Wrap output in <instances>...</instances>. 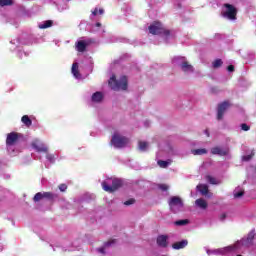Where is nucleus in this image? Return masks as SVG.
<instances>
[{"label": "nucleus", "instance_id": "obj_1", "mask_svg": "<svg viewBox=\"0 0 256 256\" xmlns=\"http://www.w3.org/2000/svg\"><path fill=\"white\" fill-rule=\"evenodd\" d=\"M108 83L113 91H127V87H129V80L127 79V76H121L119 80H117L115 75H113Z\"/></svg>", "mask_w": 256, "mask_h": 256}, {"label": "nucleus", "instance_id": "obj_2", "mask_svg": "<svg viewBox=\"0 0 256 256\" xmlns=\"http://www.w3.org/2000/svg\"><path fill=\"white\" fill-rule=\"evenodd\" d=\"M223 7L225 10L221 12L222 17L229 19V21H237V7L229 3L223 4Z\"/></svg>", "mask_w": 256, "mask_h": 256}, {"label": "nucleus", "instance_id": "obj_3", "mask_svg": "<svg viewBox=\"0 0 256 256\" xmlns=\"http://www.w3.org/2000/svg\"><path fill=\"white\" fill-rule=\"evenodd\" d=\"M149 33L151 35H163L164 37H169L171 35V31L165 29L161 22H154L148 27Z\"/></svg>", "mask_w": 256, "mask_h": 256}, {"label": "nucleus", "instance_id": "obj_4", "mask_svg": "<svg viewBox=\"0 0 256 256\" xmlns=\"http://www.w3.org/2000/svg\"><path fill=\"white\" fill-rule=\"evenodd\" d=\"M122 185H123V182L117 178L102 182V188L107 193H115V191H117V189L122 187Z\"/></svg>", "mask_w": 256, "mask_h": 256}, {"label": "nucleus", "instance_id": "obj_5", "mask_svg": "<svg viewBox=\"0 0 256 256\" xmlns=\"http://www.w3.org/2000/svg\"><path fill=\"white\" fill-rule=\"evenodd\" d=\"M111 144L116 147V149H123L129 144V138L120 135L119 133H114L111 139Z\"/></svg>", "mask_w": 256, "mask_h": 256}, {"label": "nucleus", "instance_id": "obj_6", "mask_svg": "<svg viewBox=\"0 0 256 256\" xmlns=\"http://www.w3.org/2000/svg\"><path fill=\"white\" fill-rule=\"evenodd\" d=\"M255 230H251L247 237L242 238L239 242L238 245H242V247H251L253 245V241L255 239Z\"/></svg>", "mask_w": 256, "mask_h": 256}, {"label": "nucleus", "instance_id": "obj_7", "mask_svg": "<svg viewBox=\"0 0 256 256\" xmlns=\"http://www.w3.org/2000/svg\"><path fill=\"white\" fill-rule=\"evenodd\" d=\"M229 107H231V103L227 100L218 104V108H217L218 121H221V119H223V116L225 115V111H227V109H229Z\"/></svg>", "mask_w": 256, "mask_h": 256}, {"label": "nucleus", "instance_id": "obj_8", "mask_svg": "<svg viewBox=\"0 0 256 256\" xmlns=\"http://www.w3.org/2000/svg\"><path fill=\"white\" fill-rule=\"evenodd\" d=\"M168 205L170 209H175V207H177V209H183V199L179 196H173L170 198Z\"/></svg>", "mask_w": 256, "mask_h": 256}, {"label": "nucleus", "instance_id": "obj_9", "mask_svg": "<svg viewBox=\"0 0 256 256\" xmlns=\"http://www.w3.org/2000/svg\"><path fill=\"white\" fill-rule=\"evenodd\" d=\"M19 136L20 134L17 132L8 133L6 138V145H8V147L15 145V143L19 141Z\"/></svg>", "mask_w": 256, "mask_h": 256}, {"label": "nucleus", "instance_id": "obj_10", "mask_svg": "<svg viewBox=\"0 0 256 256\" xmlns=\"http://www.w3.org/2000/svg\"><path fill=\"white\" fill-rule=\"evenodd\" d=\"M32 147L33 149H35L38 153H47V151H49V149L47 148V146H45V144L39 142V140H34L32 142Z\"/></svg>", "mask_w": 256, "mask_h": 256}, {"label": "nucleus", "instance_id": "obj_11", "mask_svg": "<svg viewBox=\"0 0 256 256\" xmlns=\"http://www.w3.org/2000/svg\"><path fill=\"white\" fill-rule=\"evenodd\" d=\"M211 154L219 155L220 157H227V155H229V149H223L219 146H216L211 149Z\"/></svg>", "mask_w": 256, "mask_h": 256}, {"label": "nucleus", "instance_id": "obj_12", "mask_svg": "<svg viewBox=\"0 0 256 256\" xmlns=\"http://www.w3.org/2000/svg\"><path fill=\"white\" fill-rule=\"evenodd\" d=\"M167 235H159L156 239V243L158 245V247H162L163 249L168 247V243H167Z\"/></svg>", "mask_w": 256, "mask_h": 256}, {"label": "nucleus", "instance_id": "obj_13", "mask_svg": "<svg viewBox=\"0 0 256 256\" xmlns=\"http://www.w3.org/2000/svg\"><path fill=\"white\" fill-rule=\"evenodd\" d=\"M76 49L79 53H85L87 51V42L80 40L76 43Z\"/></svg>", "mask_w": 256, "mask_h": 256}, {"label": "nucleus", "instance_id": "obj_14", "mask_svg": "<svg viewBox=\"0 0 256 256\" xmlns=\"http://www.w3.org/2000/svg\"><path fill=\"white\" fill-rule=\"evenodd\" d=\"M180 67L182 71H184V73H188V72L193 73L194 71L193 65L189 64V62L187 61L182 62Z\"/></svg>", "mask_w": 256, "mask_h": 256}, {"label": "nucleus", "instance_id": "obj_15", "mask_svg": "<svg viewBox=\"0 0 256 256\" xmlns=\"http://www.w3.org/2000/svg\"><path fill=\"white\" fill-rule=\"evenodd\" d=\"M188 243L189 242L187 240H181L179 242L172 244V247L176 250L185 249V246L188 245Z\"/></svg>", "mask_w": 256, "mask_h": 256}, {"label": "nucleus", "instance_id": "obj_16", "mask_svg": "<svg viewBox=\"0 0 256 256\" xmlns=\"http://www.w3.org/2000/svg\"><path fill=\"white\" fill-rule=\"evenodd\" d=\"M197 189L201 193V195H208L209 193V186H207V184H199L197 186Z\"/></svg>", "mask_w": 256, "mask_h": 256}, {"label": "nucleus", "instance_id": "obj_17", "mask_svg": "<svg viewBox=\"0 0 256 256\" xmlns=\"http://www.w3.org/2000/svg\"><path fill=\"white\" fill-rule=\"evenodd\" d=\"M195 205H197V207H199L200 209H207L208 204L207 201L203 198H199L195 201Z\"/></svg>", "mask_w": 256, "mask_h": 256}, {"label": "nucleus", "instance_id": "obj_18", "mask_svg": "<svg viewBox=\"0 0 256 256\" xmlns=\"http://www.w3.org/2000/svg\"><path fill=\"white\" fill-rule=\"evenodd\" d=\"M92 101H93V103H101V101H103V93L95 92L92 95Z\"/></svg>", "mask_w": 256, "mask_h": 256}, {"label": "nucleus", "instance_id": "obj_19", "mask_svg": "<svg viewBox=\"0 0 256 256\" xmlns=\"http://www.w3.org/2000/svg\"><path fill=\"white\" fill-rule=\"evenodd\" d=\"M21 121L26 127H31V125H33V121L27 115L22 116Z\"/></svg>", "mask_w": 256, "mask_h": 256}, {"label": "nucleus", "instance_id": "obj_20", "mask_svg": "<svg viewBox=\"0 0 256 256\" xmlns=\"http://www.w3.org/2000/svg\"><path fill=\"white\" fill-rule=\"evenodd\" d=\"M39 29H49V27H53L52 20H46L42 24H39Z\"/></svg>", "mask_w": 256, "mask_h": 256}, {"label": "nucleus", "instance_id": "obj_21", "mask_svg": "<svg viewBox=\"0 0 256 256\" xmlns=\"http://www.w3.org/2000/svg\"><path fill=\"white\" fill-rule=\"evenodd\" d=\"M192 155H207V149L198 148L191 151Z\"/></svg>", "mask_w": 256, "mask_h": 256}, {"label": "nucleus", "instance_id": "obj_22", "mask_svg": "<svg viewBox=\"0 0 256 256\" xmlns=\"http://www.w3.org/2000/svg\"><path fill=\"white\" fill-rule=\"evenodd\" d=\"M206 180L208 181V183H210V185H219V181L217 180V178L211 176V175H207L206 176Z\"/></svg>", "mask_w": 256, "mask_h": 256}, {"label": "nucleus", "instance_id": "obj_23", "mask_svg": "<svg viewBox=\"0 0 256 256\" xmlns=\"http://www.w3.org/2000/svg\"><path fill=\"white\" fill-rule=\"evenodd\" d=\"M149 147V143L146 141H139L138 142V148L140 151H147V148Z\"/></svg>", "mask_w": 256, "mask_h": 256}, {"label": "nucleus", "instance_id": "obj_24", "mask_svg": "<svg viewBox=\"0 0 256 256\" xmlns=\"http://www.w3.org/2000/svg\"><path fill=\"white\" fill-rule=\"evenodd\" d=\"M43 199H48L49 201H53L55 199V194L51 192H43Z\"/></svg>", "mask_w": 256, "mask_h": 256}, {"label": "nucleus", "instance_id": "obj_25", "mask_svg": "<svg viewBox=\"0 0 256 256\" xmlns=\"http://www.w3.org/2000/svg\"><path fill=\"white\" fill-rule=\"evenodd\" d=\"M72 73L74 77H79V65L77 63L72 64Z\"/></svg>", "mask_w": 256, "mask_h": 256}, {"label": "nucleus", "instance_id": "obj_26", "mask_svg": "<svg viewBox=\"0 0 256 256\" xmlns=\"http://www.w3.org/2000/svg\"><path fill=\"white\" fill-rule=\"evenodd\" d=\"M174 225H177V227H183L184 225H189V220L188 219L177 220L174 222Z\"/></svg>", "mask_w": 256, "mask_h": 256}, {"label": "nucleus", "instance_id": "obj_27", "mask_svg": "<svg viewBox=\"0 0 256 256\" xmlns=\"http://www.w3.org/2000/svg\"><path fill=\"white\" fill-rule=\"evenodd\" d=\"M223 65V60L221 59H216L214 60V62L212 63V67L214 69H219V67H221Z\"/></svg>", "mask_w": 256, "mask_h": 256}, {"label": "nucleus", "instance_id": "obj_28", "mask_svg": "<svg viewBox=\"0 0 256 256\" xmlns=\"http://www.w3.org/2000/svg\"><path fill=\"white\" fill-rule=\"evenodd\" d=\"M13 5V0H0V7H7Z\"/></svg>", "mask_w": 256, "mask_h": 256}, {"label": "nucleus", "instance_id": "obj_29", "mask_svg": "<svg viewBox=\"0 0 256 256\" xmlns=\"http://www.w3.org/2000/svg\"><path fill=\"white\" fill-rule=\"evenodd\" d=\"M158 165L162 169H167V167H169V162H167L165 160H158Z\"/></svg>", "mask_w": 256, "mask_h": 256}, {"label": "nucleus", "instance_id": "obj_30", "mask_svg": "<svg viewBox=\"0 0 256 256\" xmlns=\"http://www.w3.org/2000/svg\"><path fill=\"white\" fill-rule=\"evenodd\" d=\"M43 199V193L41 192H38L35 194L34 198H33V201L35 203H39V201H41Z\"/></svg>", "mask_w": 256, "mask_h": 256}, {"label": "nucleus", "instance_id": "obj_31", "mask_svg": "<svg viewBox=\"0 0 256 256\" xmlns=\"http://www.w3.org/2000/svg\"><path fill=\"white\" fill-rule=\"evenodd\" d=\"M58 189L62 192L65 193V191H67V184H60L58 186Z\"/></svg>", "mask_w": 256, "mask_h": 256}, {"label": "nucleus", "instance_id": "obj_32", "mask_svg": "<svg viewBox=\"0 0 256 256\" xmlns=\"http://www.w3.org/2000/svg\"><path fill=\"white\" fill-rule=\"evenodd\" d=\"M158 187L161 191H169V186L167 184H160Z\"/></svg>", "mask_w": 256, "mask_h": 256}, {"label": "nucleus", "instance_id": "obj_33", "mask_svg": "<svg viewBox=\"0 0 256 256\" xmlns=\"http://www.w3.org/2000/svg\"><path fill=\"white\" fill-rule=\"evenodd\" d=\"M240 127L242 131H249V129H251V127L245 123H242Z\"/></svg>", "mask_w": 256, "mask_h": 256}, {"label": "nucleus", "instance_id": "obj_34", "mask_svg": "<svg viewBox=\"0 0 256 256\" xmlns=\"http://www.w3.org/2000/svg\"><path fill=\"white\" fill-rule=\"evenodd\" d=\"M243 195H245L244 191L234 193L235 199H239L240 197H243Z\"/></svg>", "mask_w": 256, "mask_h": 256}, {"label": "nucleus", "instance_id": "obj_35", "mask_svg": "<svg viewBox=\"0 0 256 256\" xmlns=\"http://www.w3.org/2000/svg\"><path fill=\"white\" fill-rule=\"evenodd\" d=\"M134 203H135V199L131 198V199L125 201L124 205L129 206V205H134Z\"/></svg>", "mask_w": 256, "mask_h": 256}, {"label": "nucleus", "instance_id": "obj_36", "mask_svg": "<svg viewBox=\"0 0 256 256\" xmlns=\"http://www.w3.org/2000/svg\"><path fill=\"white\" fill-rule=\"evenodd\" d=\"M251 159H253V154L242 157V161H251Z\"/></svg>", "mask_w": 256, "mask_h": 256}, {"label": "nucleus", "instance_id": "obj_37", "mask_svg": "<svg viewBox=\"0 0 256 256\" xmlns=\"http://www.w3.org/2000/svg\"><path fill=\"white\" fill-rule=\"evenodd\" d=\"M227 71H229L230 73H233V71H235V66L229 65V66L227 67Z\"/></svg>", "mask_w": 256, "mask_h": 256}, {"label": "nucleus", "instance_id": "obj_38", "mask_svg": "<svg viewBox=\"0 0 256 256\" xmlns=\"http://www.w3.org/2000/svg\"><path fill=\"white\" fill-rule=\"evenodd\" d=\"M227 219V214L223 213L220 215V221H225Z\"/></svg>", "mask_w": 256, "mask_h": 256}, {"label": "nucleus", "instance_id": "obj_39", "mask_svg": "<svg viewBox=\"0 0 256 256\" xmlns=\"http://www.w3.org/2000/svg\"><path fill=\"white\" fill-rule=\"evenodd\" d=\"M99 13V9L95 8L94 11H92V15L97 16V14Z\"/></svg>", "mask_w": 256, "mask_h": 256}, {"label": "nucleus", "instance_id": "obj_40", "mask_svg": "<svg viewBox=\"0 0 256 256\" xmlns=\"http://www.w3.org/2000/svg\"><path fill=\"white\" fill-rule=\"evenodd\" d=\"M47 159L51 162V163H53V161H54V158H53V155H47Z\"/></svg>", "mask_w": 256, "mask_h": 256}, {"label": "nucleus", "instance_id": "obj_41", "mask_svg": "<svg viewBox=\"0 0 256 256\" xmlns=\"http://www.w3.org/2000/svg\"><path fill=\"white\" fill-rule=\"evenodd\" d=\"M211 92L212 93H219V89H217V87H213V88H211Z\"/></svg>", "mask_w": 256, "mask_h": 256}, {"label": "nucleus", "instance_id": "obj_42", "mask_svg": "<svg viewBox=\"0 0 256 256\" xmlns=\"http://www.w3.org/2000/svg\"><path fill=\"white\" fill-rule=\"evenodd\" d=\"M98 252L105 254V248L104 247L98 248Z\"/></svg>", "mask_w": 256, "mask_h": 256}, {"label": "nucleus", "instance_id": "obj_43", "mask_svg": "<svg viewBox=\"0 0 256 256\" xmlns=\"http://www.w3.org/2000/svg\"><path fill=\"white\" fill-rule=\"evenodd\" d=\"M98 13H99V15H103V13H105V10H103V8H100V9L98 10Z\"/></svg>", "mask_w": 256, "mask_h": 256}, {"label": "nucleus", "instance_id": "obj_44", "mask_svg": "<svg viewBox=\"0 0 256 256\" xmlns=\"http://www.w3.org/2000/svg\"><path fill=\"white\" fill-rule=\"evenodd\" d=\"M96 27H101V23H96Z\"/></svg>", "mask_w": 256, "mask_h": 256}, {"label": "nucleus", "instance_id": "obj_45", "mask_svg": "<svg viewBox=\"0 0 256 256\" xmlns=\"http://www.w3.org/2000/svg\"><path fill=\"white\" fill-rule=\"evenodd\" d=\"M205 133H206L207 137H209V130H206Z\"/></svg>", "mask_w": 256, "mask_h": 256}, {"label": "nucleus", "instance_id": "obj_46", "mask_svg": "<svg viewBox=\"0 0 256 256\" xmlns=\"http://www.w3.org/2000/svg\"><path fill=\"white\" fill-rule=\"evenodd\" d=\"M111 243H113V242H107L106 246L109 247V245H111Z\"/></svg>", "mask_w": 256, "mask_h": 256}, {"label": "nucleus", "instance_id": "obj_47", "mask_svg": "<svg viewBox=\"0 0 256 256\" xmlns=\"http://www.w3.org/2000/svg\"><path fill=\"white\" fill-rule=\"evenodd\" d=\"M237 256H242V255H237Z\"/></svg>", "mask_w": 256, "mask_h": 256}]
</instances>
